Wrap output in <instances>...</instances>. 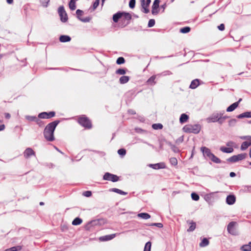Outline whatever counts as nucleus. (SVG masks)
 <instances>
[{"instance_id": "9d476101", "label": "nucleus", "mask_w": 251, "mask_h": 251, "mask_svg": "<svg viewBox=\"0 0 251 251\" xmlns=\"http://www.w3.org/2000/svg\"><path fill=\"white\" fill-rule=\"evenodd\" d=\"M83 14V11L82 10L77 9L76 11V17L79 20L84 23L89 22L91 20V18L90 17H87L85 18H82L81 16H82Z\"/></svg>"}, {"instance_id": "0eeeda50", "label": "nucleus", "mask_w": 251, "mask_h": 251, "mask_svg": "<svg viewBox=\"0 0 251 251\" xmlns=\"http://www.w3.org/2000/svg\"><path fill=\"white\" fill-rule=\"evenodd\" d=\"M103 179L105 180L111 181L115 182L119 180V177L116 175L107 172L103 176Z\"/></svg>"}, {"instance_id": "a19ab883", "label": "nucleus", "mask_w": 251, "mask_h": 251, "mask_svg": "<svg viewBox=\"0 0 251 251\" xmlns=\"http://www.w3.org/2000/svg\"><path fill=\"white\" fill-rule=\"evenodd\" d=\"M37 117L36 116H29L26 115L25 117L26 120L28 121L29 122H35Z\"/></svg>"}, {"instance_id": "dca6fc26", "label": "nucleus", "mask_w": 251, "mask_h": 251, "mask_svg": "<svg viewBox=\"0 0 251 251\" xmlns=\"http://www.w3.org/2000/svg\"><path fill=\"white\" fill-rule=\"evenodd\" d=\"M201 150L203 153L204 157H208L209 159L210 158L213 153H212L209 149L206 147H202L201 148Z\"/></svg>"}, {"instance_id": "69168bd1", "label": "nucleus", "mask_w": 251, "mask_h": 251, "mask_svg": "<svg viewBox=\"0 0 251 251\" xmlns=\"http://www.w3.org/2000/svg\"><path fill=\"white\" fill-rule=\"evenodd\" d=\"M46 166L49 168H53L55 167V165L52 163H47L46 164Z\"/></svg>"}, {"instance_id": "bf43d9fd", "label": "nucleus", "mask_w": 251, "mask_h": 251, "mask_svg": "<svg viewBox=\"0 0 251 251\" xmlns=\"http://www.w3.org/2000/svg\"><path fill=\"white\" fill-rule=\"evenodd\" d=\"M83 195L86 197H89L92 195V192L90 191H86L83 192Z\"/></svg>"}, {"instance_id": "c85d7f7f", "label": "nucleus", "mask_w": 251, "mask_h": 251, "mask_svg": "<svg viewBox=\"0 0 251 251\" xmlns=\"http://www.w3.org/2000/svg\"><path fill=\"white\" fill-rule=\"evenodd\" d=\"M130 77L128 76L123 75L119 79V82L121 84L127 83L129 80Z\"/></svg>"}, {"instance_id": "72a5a7b5", "label": "nucleus", "mask_w": 251, "mask_h": 251, "mask_svg": "<svg viewBox=\"0 0 251 251\" xmlns=\"http://www.w3.org/2000/svg\"><path fill=\"white\" fill-rule=\"evenodd\" d=\"M220 150L225 153H231L233 151V149L231 147L230 148H226L225 147H221L220 148Z\"/></svg>"}, {"instance_id": "6e6552de", "label": "nucleus", "mask_w": 251, "mask_h": 251, "mask_svg": "<svg viewBox=\"0 0 251 251\" xmlns=\"http://www.w3.org/2000/svg\"><path fill=\"white\" fill-rule=\"evenodd\" d=\"M221 115V112H214L206 119L208 123H216L219 121V116Z\"/></svg>"}, {"instance_id": "6ab92c4d", "label": "nucleus", "mask_w": 251, "mask_h": 251, "mask_svg": "<svg viewBox=\"0 0 251 251\" xmlns=\"http://www.w3.org/2000/svg\"><path fill=\"white\" fill-rule=\"evenodd\" d=\"M157 76V75H153L151 76L147 81V84L151 86H153L156 84L155 79Z\"/></svg>"}, {"instance_id": "aec40b11", "label": "nucleus", "mask_w": 251, "mask_h": 251, "mask_svg": "<svg viewBox=\"0 0 251 251\" xmlns=\"http://www.w3.org/2000/svg\"><path fill=\"white\" fill-rule=\"evenodd\" d=\"M200 85V80L199 79H195L191 81L189 86V88L192 89H196L198 86Z\"/></svg>"}, {"instance_id": "603ef678", "label": "nucleus", "mask_w": 251, "mask_h": 251, "mask_svg": "<svg viewBox=\"0 0 251 251\" xmlns=\"http://www.w3.org/2000/svg\"><path fill=\"white\" fill-rule=\"evenodd\" d=\"M11 251H19L22 249V246H16L10 248Z\"/></svg>"}, {"instance_id": "f8f14e48", "label": "nucleus", "mask_w": 251, "mask_h": 251, "mask_svg": "<svg viewBox=\"0 0 251 251\" xmlns=\"http://www.w3.org/2000/svg\"><path fill=\"white\" fill-rule=\"evenodd\" d=\"M159 0H154L151 8V13L153 15H156L159 13Z\"/></svg>"}, {"instance_id": "f03ea898", "label": "nucleus", "mask_w": 251, "mask_h": 251, "mask_svg": "<svg viewBox=\"0 0 251 251\" xmlns=\"http://www.w3.org/2000/svg\"><path fill=\"white\" fill-rule=\"evenodd\" d=\"M76 122L85 129H90L93 127L91 120L86 115H81L77 116Z\"/></svg>"}, {"instance_id": "2eb2a0df", "label": "nucleus", "mask_w": 251, "mask_h": 251, "mask_svg": "<svg viewBox=\"0 0 251 251\" xmlns=\"http://www.w3.org/2000/svg\"><path fill=\"white\" fill-rule=\"evenodd\" d=\"M149 166L154 170L165 169L166 168V164L164 162H160L156 164H151L149 165Z\"/></svg>"}, {"instance_id": "bb28decb", "label": "nucleus", "mask_w": 251, "mask_h": 251, "mask_svg": "<svg viewBox=\"0 0 251 251\" xmlns=\"http://www.w3.org/2000/svg\"><path fill=\"white\" fill-rule=\"evenodd\" d=\"M71 38L68 35H62L59 37V41L62 43L70 42Z\"/></svg>"}, {"instance_id": "cd10ccee", "label": "nucleus", "mask_w": 251, "mask_h": 251, "mask_svg": "<svg viewBox=\"0 0 251 251\" xmlns=\"http://www.w3.org/2000/svg\"><path fill=\"white\" fill-rule=\"evenodd\" d=\"M214 193H211L209 194H207L204 196L205 200L207 201L208 203H211L213 201V197Z\"/></svg>"}, {"instance_id": "4c0bfd02", "label": "nucleus", "mask_w": 251, "mask_h": 251, "mask_svg": "<svg viewBox=\"0 0 251 251\" xmlns=\"http://www.w3.org/2000/svg\"><path fill=\"white\" fill-rule=\"evenodd\" d=\"M209 159H210L212 161L215 163L219 164L221 163V159L217 157V156H216L214 154H212V155L211 156Z\"/></svg>"}, {"instance_id": "0e129e2a", "label": "nucleus", "mask_w": 251, "mask_h": 251, "mask_svg": "<svg viewBox=\"0 0 251 251\" xmlns=\"http://www.w3.org/2000/svg\"><path fill=\"white\" fill-rule=\"evenodd\" d=\"M218 28L219 29V30L220 31H223L224 30L225 28V25L224 24H220L218 26Z\"/></svg>"}, {"instance_id": "c9c22d12", "label": "nucleus", "mask_w": 251, "mask_h": 251, "mask_svg": "<svg viewBox=\"0 0 251 251\" xmlns=\"http://www.w3.org/2000/svg\"><path fill=\"white\" fill-rule=\"evenodd\" d=\"M138 216L146 220L151 218V215L148 213H140L138 214Z\"/></svg>"}, {"instance_id": "f3484780", "label": "nucleus", "mask_w": 251, "mask_h": 251, "mask_svg": "<svg viewBox=\"0 0 251 251\" xmlns=\"http://www.w3.org/2000/svg\"><path fill=\"white\" fill-rule=\"evenodd\" d=\"M242 100V99H240L238 101L234 102L226 108L227 112H232L234 111L239 105L240 102Z\"/></svg>"}, {"instance_id": "a18cd8bd", "label": "nucleus", "mask_w": 251, "mask_h": 251, "mask_svg": "<svg viewBox=\"0 0 251 251\" xmlns=\"http://www.w3.org/2000/svg\"><path fill=\"white\" fill-rule=\"evenodd\" d=\"M151 243L150 241L147 242L145 244L144 251H151Z\"/></svg>"}, {"instance_id": "338daca9", "label": "nucleus", "mask_w": 251, "mask_h": 251, "mask_svg": "<svg viewBox=\"0 0 251 251\" xmlns=\"http://www.w3.org/2000/svg\"><path fill=\"white\" fill-rule=\"evenodd\" d=\"M119 190H120V189H119L118 188H111L109 189V191L110 192H115L118 194L119 193Z\"/></svg>"}, {"instance_id": "13d9d810", "label": "nucleus", "mask_w": 251, "mask_h": 251, "mask_svg": "<svg viewBox=\"0 0 251 251\" xmlns=\"http://www.w3.org/2000/svg\"><path fill=\"white\" fill-rule=\"evenodd\" d=\"M183 140H184V137H183V136H181L179 137V138H178L176 140L175 142L176 144H180L183 141Z\"/></svg>"}, {"instance_id": "9b49d317", "label": "nucleus", "mask_w": 251, "mask_h": 251, "mask_svg": "<svg viewBox=\"0 0 251 251\" xmlns=\"http://www.w3.org/2000/svg\"><path fill=\"white\" fill-rule=\"evenodd\" d=\"M140 1L142 8V11L144 13H148L150 11L148 7L151 2V0H147L146 1H145V0H141Z\"/></svg>"}, {"instance_id": "7c9ffc66", "label": "nucleus", "mask_w": 251, "mask_h": 251, "mask_svg": "<svg viewBox=\"0 0 251 251\" xmlns=\"http://www.w3.org/2000/svg\"><path fill=\"white\" fill-rule=\"evenodd\" d=\"M251 145V142L244 141L241 144V150L242 151H245Z\"/></svg>"}, {"instance_id": "e433bc0d", "label": "nucleus", "mask_w": 251, "mask_h": 251, "mask_svg": "<svg viewBox=\"0 0 251 251\" xmlns=\"http://www.w3.org/2000/svg\"><path fill=\"white\" fill-rule=\"evenodd\" d=\"M82 223V220L79 217L75 218L72 222V225L74 226H77L80 225Z\"/></svg>"}, {"instance_id": "a211bd4d", "label": "nucleus", "mask_w": 251, "mask_h": 251, "mask_svg": "<svg viewBox=\"0 0 251 251\" xmlns=\"http://www.w3.org/2000/svg\"><path fill=\"white\" fill-rule=\"evenodd\" d=\"M236 201V197L233 195H228L226 198V202L228 205L233 204Z\"/></svg>"}, {"instance_id": "6e6d98bb", "label": "nucleus", "mask_w": 251, "mask_h": 251, "mask_svg": "<svg viewBox=\"0 0 251 251\" xmlns=\"http://www.w3.org/2000/svg\"><path fill=\"white\" fill-rule=\"evenodd\" d=\"M149 226H156L159 228H162L163 226V225L161 223H151L150 225H149Z\"/></svg>"}, {"instance_id": "4468645a", "label": "nucleus", "mask_w": 251, "mask_h": 251, "mask_svg": "<svg viewBox=\"0 0 251 251\" xmlns=\"http://www.w3.org/2000/svg\"><path fill=\"white\" fill-rule=\"evenodd\" d=\"M23 155L25 159H28L31 156H36L35 152L31 148H26L24 151Z\"/></svg>"}, {"instance_id": "7ed1b4c3", "label": "nucleus", "mask_w": 251, "mask_h": 251, "mask_svg": "<svg viewBox=\"0 0 251 251\" xmlns=\"http://www.w3.org/2000/svg\"><path fill=\"white\" fill-rule=\"evenodd\" d=\"M183 131L187 133L198 134L201 130V126L200 124H188L182 128Z\"/></svg>"}, {"instance_id": "b1692460", "label": "nucleus", "mask_w": 251, "mask_h": 251, "mask_svg": "<svg viewBox=\"0 0 251 251\" xmlns=\"http://www.w3.org/2000/svg\"><path fill=\"white\" fill-rule=\"evenodd\" d=\"M238 119H243L244 118H251V111H247L241 113L236 117Z\"/></svg>"}, {"instance_id": "37998d69", "label": "nucleus", "mask_w": 251, "mask_h": 251, "mask_svg": "<svg viewBox=\"0 0 251 251\" xmlns=\"http://www.w3.org/2000/svg\"><path fill=\"white\" fill-rule=\"evenodd\" d=\"M170 163L172 166H176L177 165V160L176 157H171L169 159Z\"/></svg>"}, {"instance_id": "39448f33", "label": "nucleus", "mask_w": 251, "mask_h": 251, "mask_svg": "<svg viewBox=\"0 0 251 251\" xmlns=\"http://www.w3.org/2000/svg\"><path fill=\"white\" fill-rule=\"evenodd\" d=\"M246 156L247 154L246 153L238 154L237 155H233L228 158L227 159V161L229 162L234 163L245 159Z\"/></svg>"}, {"instance_id": "c756f323", "label": "nucleus", "mask_w": 251, "mask_h": 251, "mask_svg": "<svg viewBox=\"0 0 251 251\" xmlns=\"http://www.w3.org/2000/svg\"><path fill=\"white\" fill-rule=\"evenodd\" d=\"M167 144L171 147L172 150L175 153H178L180 152V150L177 147L176 145L173 144L170 142H167Z\"/></svg>"}, {"instance_id": "f257e3e1", "label": "nucleus", "mask_w": 251, "mask_h": 251, "mask_svg": "<svg viewBox=\"0 0 251 251\" xmlns=\"http://www.w3.org/2000/svg\"><path fill=\"white\" fill-rule=\"evenodd\" d=\"M59 123V120H55L49 123L46 126L43 131V135L47 141L52 142L55 140L54 132Z\"/></svg>"}, {"instance_id": "de8ad7c7", "label": "nucleus", "mask_w": 251, "mask_h": 251, "mask_svg": "<svg viewBox=\"0 0 251 251\" xmlns=\"http://www.w3.org/2000/svg\"><path fill=\"white\" fill-rule=\"evenodd\" d=\"M191 198L193 200L195 201H198L200 199L199 195L195 192H193L191 194Z\"/></svg>"}, {"instance_id": "e2e57ef3", "label": "nucleus", "mask_w": 251, "mask_h": 251, "mask_svg": "<svg viewBox=\"0 0 251 251\" xmlns=\"http://www.w3.org/2000/svg\"><path fill=\"white\" fill-rule=\"evenodd\" d=\"M136 95V90L134 91L133 90H130L128 92H127L126 95L127 96H132L134 95Z\"/></svg>"}, {"instance_id": "4d7b16f0", "label": "nucleus", "mask_w": 251, "mask_h": 251, "mask_svg": "<svg viewBox=\"0 0 251 251\" xmlns=\"http://www.w3.org/2000/svg\"><path fill=\"white\" fill-rule=\"evenodd\" d=\"M244 191L245 192L251 193V185H247L244 187Z\"/></svg>"}, {"instance_id": "1a4fd4ad", "label": "nucleus", "mask_w": 251, "mask_h": 251, "mask_svg": "<svg viewBox=\"0 0 251 251\" xmlns=\"http://www.w3.org/2000/svg\"><path fill=\"white\" fill-rule=\"evenodd\" d=\"M55 116V112L54 111H50L49 112H43L39 114V117L44 119H50Z\"/></svg>"}, {"instance_id": "f704fd0d", "label": "nucleus", "mask_w": 251, "mask_h": 251, "mask_svg": "<svg viewBox=\"0 0 251 251\" xmlns=\"http://www.w3.org/2000/svg\"><path fill=\"white\" fill-rule=\"evenodd\" d=\"M127 71V69L126 68H120L116 71L115 73L118 75H124Z\"/></svg>"}, {"instance_id": "79ce46f5", "label": "nucleus", "mask_w": 251, "mask_h": 251, "mask_svg": "<svg viewBox=\"0 0 251 251\" xmlns=\"http://www.w3.org/2000/svg\"><path fill=\"white\" fill-rule=\"evenodd\" d=\"M163 125L161 124H154L152 125V127L155 130L161 129L163 128Z\"/></svg>"}, {"instance_id": "a878e982", "label": "nucleus", "mask_w": 251, "mask_h": 251, "mask_svg": "<svg viewBox=\"0 0 251 251\" xmlns=\"http://www.w3.org/2000/svg\"><path fill=\"white\" fill-rule=\"evenodd\" d=\"M189 119V116L186 114H182L179 118V122L180 124L186 123Z\"/></svg>"}, {"instance_id": "58836bf2", "label": "nucleus", "mask_w": 251, "mask_h": 251, "mask_svg": "<svg viewBox=\"0 0 251 251\" xmlns=\"http://www.w3.org/2000/svg\"><path fill=\"white\" fill-rule=\"evenodd\" d=\"M209 243V240L207 238H204L202 240L201 242L200 243V246L202 247H206L208 245Z\"/></svg>"}, {"instance_id": "052dcab7", "label": "nucleus", "mask_w": 251, "mask_h": 251, "mask_svg": "<svg viewBox=\"0 0 251 251\" xmlns=\"http://www.w3.org/2000/svg\"><path fill=\"white\" fill-rule=\"evenodd\" d=\"M172 74V73L169 71V70H167V71H164L161 74V75H171Z\"/></svg>"}, {"instance_id": "8fccbe9b", "label": "nucleus", "mask_w": 251, "mask_h": 251, "mask_svg": "<svg viewBox=\"0 0 251 251\" xmlns=\"http://www.w3.org/2000/svg\"><path fill=\"white\" fill-rule=\"evenodd\" d=\"M126 150L122 148L118 151V153L121 156H124L126 155Z\"/></svg>"}, {"instance_id": "5701e85b", "label": "nucleus", "mask_w": 251, "mask_h": 251, "mask_svg": "<svg viewBox=\"0 0 251 251\" xmlns=\"http://www.w3.org/2000/svg\"><path fill=\"white\" fill-rule=\"evenodd\" d=\"M123 17L122 12L119 11L113 15V20L114 23H117L119 19Z\"/></svg>"}, {"instance_id": "ea45409f", "label": "nucleus", "mask_w": 251, "mask_h": 251, "mask_svg": "<svg viewBox=\"0 0 251 251\" xmlns=\"http://www.w3.org/2000/svg\"><path fill=\"white\" fill-rule=\"evenodd\" d=\"M69 6L71 10H74L76 9L75 1L73 0H70L69 3Z\"/></svg>"}, {"instance_id": "ddd939ff", "label": "nucleus", "mask_w": 251, "mask_h": 251, "mask_svg": "<svg viewBox=\"0 0 251 251\" xmlns=\"http://www.w3.org/2000/svg\"><path fill=\"white\" fill-rule=\"evenodd\" d=\"M236 224L235 222H230L227 226V230L230 234L235 235H236V230L235 228V226Z\"/></svg>"}, {"instance_id": "423d86ee", "label": "nucleus", "mask_w": 251, "mask_h": 251, "mask_svg": "<svg viewBox=\"0 0 251 251\" xmlns=\"http://www.w3.org/2000/svg\"><path fill=\"white\" fill-rule=\"evenodd\" d=\"M122 13L124 18L121 20V22L123 23L121 25V26L122 27H124L129 24L131 19V15L127 12H122Z\"/></svg>"}, {"instance_id": "49530a36", "label": "nucleus", "mask_w": 251, "mask_h": 251, "mask_svg": "<svg viewBox=\"0 0 251 251\" xmlns=\"http://www.w3.org/2000/svg\"><path fill=\"white\" fill-rule=\"evenodd\" d=\"M125 59L123 57H119L116 60V63L118 65H121L125 63Z\"/></svg>"}, {"instance_id": "c03bdc74", "label": "nucleus", "mask_w": 251, "mask_h": 251, "mask_svg": "<svg viewBox=\"0 0 251 251\" xmlns=\"http://www.w3.org/2000/svg\"><path fill=\"white\" fill-rule=\"evenodd\" d=\"M191 30V28L189 26H185L180 29V32L182 33H188Z\"/></svg>"}, {"instance_id": "3c124183", "label": "nucleus", "mask_w": 251, "mask_h": 251, "mask_svg": "<svg viewBox=\"0 0 251 251\" xmlns=\"http://www.w3.org/2000/svg\"><path fill=\"white\" fill-rule=\"evenodd\" d=\"M237 123V120L235 119H232L228 121V126H233L235 125Z\"/></svg>"}, {"instance_id": "680f3d73", "label": "nucleus", "mask_w": 251, "mask_h": 251, "mask_svg": "<svg viewBox=\"0 0 251 251\" xmlns=\"http://www.w3.org/2000/svg\"><path fill=\"white\" fill-rule=\"evenodd\" d=\"M100 3V0H96L93 4V9H95L99 5Z\"/></svg>"}, {"instance_id": "412c9836", "label": "nucleus", "mask_w": 251, "mask_h": 251, "mask_svg": "<svg viewBox=\"0 0 251 251\" xmlns=\"http://www.w3.org/2000/svg\"><path fill=\"white\" fill-rule=\"evenodd\" d=\"M116 236L115 234H112L101 236L100 237V240L101 241H106L113 239Z\"/></svg>"}, {"instance_id": "774afa93", "label": "nucleus", "mask_w": 251, "mask_h": 251, "mask_svg": "<svg viewBox=\"0 0 251 251\" xmlns=\"http://www.w3.org/2000/svg\"><path fill=\"white\" fill-rule=\"evenodd\" d=\"M243 139H246L248 140L249 141L251 142V136H245L241 137Z\"/></svg>"}, {"instance_id": "4be33fe9", "label": "nucleus", "mask_w": 251, "mask_h": 251, "mask_svg": "<svg viewBox=\"0 0 251 251\" xmlns=\"http://www.w3.org/2000/svg\"><path fill=\"white\" fill-rule=\"evenodd\" d=\"M224 111H221V115L219 116V121H218V123L220 124V125H222L225 121V120L226 119H228L229 118V116H224Z\"/></svg>"}, {"instance_id": "393cba45", "label": "nucleus", "mask_w": 251, "mask_h": 251, "mask_svg": "<svg viewBox=\"0 0 251 251\" xmlns=\"http://www.w3.org/2000/svg\"><path fill=\"white\" fill-rule=\"evenodd\" d=\"M187 222L188 224H189L190 225L189 228L187 229V231L188 232L193 231L196 228V223L193 221H188Z\"/></svg>"}, {"instance_id": "864d4df0", "label": "nucleus", "mask_w": 251, "mask_h": 251, "mask_svg": "<svg viewBox=\"0 0 251 251\" xmlns=\"http://www.w3.org/2000/svg\"><path fill=\"white\" fill-rule=\"evenodd\" d=\"M155 21L154 19H150L148 22V27H151L155 25Z\"/></svg>"}, {"instance_id": "473e14b6", "label": "nucleus", "mask_w": 251, "mask_h": 251, "mask_svg": "<svg viewBox=\"0 0 251 251\" xmlns=\"http://www.w3.org/2000/svg\"><path fill=\"white\" fill-rule=\"evenodd\" d=\"M42 118H40L39 117V115H38V117L36 119V120L35 121L36 124L40 127H44L45 123V122L41 120Z\"/></svg>"}, {"instance_id": "09e8293b", "label": "nucleus", "mask_w": 251, "mask_h": 251, "mask_svg": "<svg viewBox=\"0 0 251 251\" xmlns=\"http://www.w3.org/2000/svg\"><path fill=\"white\" fill-rule=\"evenodd\" d=\"M40 1L43 7H47L50 0H40Z\"/></svg>"}, {"instance_id": "2f4dec72", "label": "nucleus", "mask_w": 251, "mask_h": 251, "mask_svg": "<svg viewBox=\"0 0 251 251\" xmlns=\"http://www.w3.org/2000/svg\"><path fill=\"white\" fill-rule=\"evenodd\" d=\"M240 249L243 251H251V242H250L248 244L243 245Z\"/></svg>"}, {"instance_id": "20e7f679", "label": "nucleus", "mask_w": 251, "mask_h": 251, "mask_svg": "<svg viewBox=\"0 0 251 251\" xmlns=\"http://www.w3.org/2000/svg\"><path fill=\"white\" fill-rule=\"evenodd\" d=\"M58 12L60 18V20L63 23L66 22L68 20L67 14L63 6H60L58 9Z\"/></svg>"}, {"instance_id": "5fc2aeb1", "label": "nucleus", "mask_w": 251, "mask_h": 251, "mask_svg": "<svg viewBox=\"0 0 251 251\" xmlns=\"http://www.w3.org/2000/svg\"><path fill=\"white\" fill-rule=\"evenodd\" d=\"M136 4V0H130L129 2V7L133 9L135 7Z\"/></svg>"}]
</instances>
